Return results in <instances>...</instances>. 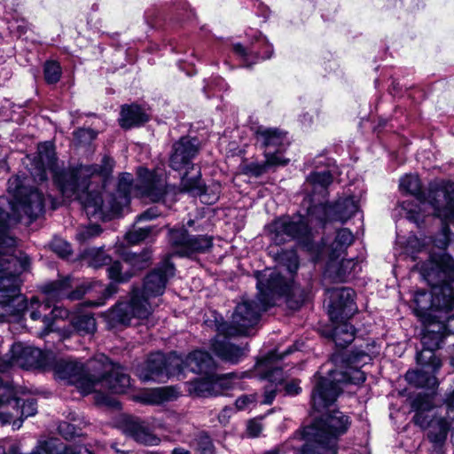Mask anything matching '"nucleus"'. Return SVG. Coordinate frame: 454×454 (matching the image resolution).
<instances>
[{
	"mask_svg": "<svg viewBox=\"0 0 454 454\" xmlns=\"http://www.w3.org/2000/svg\"><path fill=\"white\" fill-rule=\"evenodd\" d=\"M8 191L13 193V200L0 197V319L9 315H19L25 309L30 311V318L42 319L51 308L33 297L29 304L20 294V274L27 270L28 259L14 255L16 239L10 232L11 223L18 222L21 212L31 220L36 219L44 211V197L37 188L27 189L18 176L8 181Z\"/></svg>",
	"mask_w": 454,
	"mask_h": 454,
	"instance_id": "1",
	"label": "nucleus"
},
{
	"mask_svg": "<svg viewBox=\"0 0 454 454\" xmlns=\"http://www.w3.org/2000/svg\"><path fill=\"white\" fill-rule=\"evenodd\" d=\"M255 277L258 302L239 303L232 314L231 325H215L218 334L212 340L211 349L224 362L236 364L245 356L244 348L231 343L228 337L246 334L259 322L261 312L274 305L277 297L286 294V302L293 309H298L308 297L306 291L289 284L276 269L257 271Z\"/></svg>",
	"mask_w": 454,
	"mask_h": 454,
	"instance_id": "2",
	"label": "nucleus"
},
{
	"mask_svg": "<svg viewBox=\"0 0 454 454\" xmlns=\"http://www.w3.org/2000/svg\"><path fill=\"white\" fill-rule=\"evenodd\" d=\"M107 157L113 163L111 171L104 176L102 182L98 183L93 178L87 177L86 184L89 188L81 187L75 198L82 203L89 216L106 217L119 214L129 203L133 192L153 202L163 203H166L167 197L173 192L174 187L167 185L160 176L145 168H139L135 188L132 175L122 173L119 177L116 192L103 198L102 190L114 166V160Z\"/></svg>",
	"mask_w": 454,
	"mask_h": 454,
	"instance_id": "3",
	"label": "nucleus"
},
{
	"mask_svg": "<svg viewBox=\"0 0 454 454\" xmlns=\"http://www.w3.org/2000/svg\"><path fill=\"white\" fill-rule=\"evenodd\" d=\"M31 167L29 171L35 182L43 183L47 180V170L53 174L54 182L58 184L61 193L67 199H75L81 187L89 188L86 184L87 177L95 182H102L104 176L112 168V160L104 156L101 164L85 165L70 172H59L54 145L51 142H43L38 145L37 153L32 159L28 157Z\"/></svg>",
	"mask_w": 454,
	"mask_h": 454,
	"instance_id": "4",
	"label": "nucleus"
},
{
	"mask_svg": "<svg viewBox=\"0 0 454 454\" xmlns=\"http://www.w3.org/2000/svg\"><path fill=\"white\" fill-rule=\"evenodd\" d=\"M174 273V265L168 259L164 260L145 277L142 291L134 288L129 302H120L109 311V321L114 325H129L134 318H147L152 313L149 297L163 294L168 279Z\"/></svg>",
	"mask_w": 454,
	"mask_h": 454,
	"instance_id": "5",
	"label": "nucleus"
},
{
	"mask_svg": "<svg viewBox=\"0 0 454 454\" xmlns=\"http://www.w3.org/2000/svg\"><path fill=\"white\" fill-rule=\"evenodd\" d=\"M332 405L322 410H317L322 415L315 419L311 425L303 427L301 438L306 443L301 449L308 447L319 453H337L339 437L347 432L350 420L348 416L339 410H330Z\"/></svg>",
	"mask_w": 454,
	"mask_h": 454,
	"instance_id": "6",
	"label": "nucleus"
},
{
	"mask_svg": "<svg viewBox=\"0 0 454 454\" xmlns=\"http://www.w3.org/2000/svg\"><path fill=\"white\" fill-rule=\"evenodd\" d=\"M333 182V176L329 170L314 171L306 179L307 185H310L311 202H318L313 205L308 210L309 215H316L321 223L339 221L345 223L358 211V201L353 197L348 196L340 198L334 204H324L319 199H316L318 194L325 198L327 193V187Z\"/></svg>",
	"mask_w": 454,
	"mask_h": 454,
	"instance_id": "7",
	"label": "nucleus"
},
{
	"mask_svg": "<svg viewBox=\"0 0 454 454\" xmlns=\"http://www.w3.org/2000/svg\"><path fill=\"white\" fill-rule=\"evenodd\" d=\"M199 150L198 139L188 137H181L172 146L169 166L176 171L186 170L181 178L182 192H189L192 196H199L203 202L212 204L217 200V195L207 198V188L201 180L200 168H195L192 163Z\"/></svg>",
	"mask_w": 454,
	"mask_h": 454,
	"instance_id": "8",
	"label": "nucleus"
},
{
	"mask_svg": "<svg viewBox=\"0 0 454 454\" xmlns=\"http://www.w3.org/2000/svg\"><path fill=\"white\" fill-rule=\"evenodd\" d=\"M442 269L436 266L423 273L430 285L431 291H418L414 294L415 313L424 320L437 317L433 312H450L454 309V287L442 275Z\"/></svg>",
	"mask_w": 454,
	"mask_h": 454,
	"instance_id": "9",
	"label": "nucleus"
},
{
	"mask_svg": "<svg viewBox=\"0 0 454 454\" xmlns=\"http://www.w3.org/2000/svg\"><path fill=\"white\" fill-rule=\"evenodd\" d=\"M366 380L365 374L358 367L348 366L344 371L331 369L328 376H321L317 372L314 376V387L311 393V403L317 410H322L333 404L341 392L340 384L359 385Z\"/></svg>",
	"mask_w": 454,
	"mask_h": 454,
	"instance_id": "10",
	"label": "nucleus"
},
{
	"mask_svg": "<svg viewBox=\"0 0 454 454\" xmlns=\"http://www.w3.org/2000/svg\"><path fill=\"white\" fill-rule=\"evenodd\" d=\"M426 202L434 209V215L442 221L440 237L434 241L435 246L442 249L448 247L454 249V233L448 225L454 222V182L431 184Z\"/></svg>",
	"mask_w": 454,
	"mask_h": 454,
	"instance_id": "11",
	"label": "nucleus"
},
{
	"mask_svg": "<svg viewBox=\"0 0 454 454\" xmlns=\"http://www.w3.org/2000/svg\"><path fill=\"white\" fill-rule=\"evenodd\" d=\"M97 368L93 373V382H98L93 391L100 393L106 390L114 394H122L130 386V378L119 364H113L103 354L98 355L95 361Z\"/></svg>",
	"mask_w": 454,
	"mask_h": 454,
	"instance_id": "12",
	"label": "nucleus"
},
{
	"mask_svg": "<svg viewBox=\"0 0 454 454\" xmlns=\"http://www.w3.org/2000/svg\"><path fill=\"white\" fill-rule=\"evenodd\" d=\"M95 358L89 361L84 366L82 364L70 359H57L52 364L55 376L67 380L74 385L83 395L92 393L93 387L99 384L93 382V373L97 368L96 364H91Z\"/></svg>",
	"mask_w": 454,
	"mask_h": 454,
	"instance_id": "13",
	"label": "nucleus"
},
{
	"mask_svg": "<svg viewBox=\"0 0 454 454\" xmlns=\"http://www.w3.org/2000/svg\"><path fill=\"white\" fill-rule=\"evenodd\" d=\"M270 239L280 246L291 240L305 242L309 240V228L301 215H283L276 218L266 226Z\"/></svg>",
	"mask_w": 454,
	"mask_h": 454,
	"instance_id": "14",
	"label": "nucleus"
},
{
	"mask_svg": "<svg viewBox=\"0 0 454 454\" xmlns=\"http://www.w3.org/2000/svg\"><path fill=\"white\" fill-rule=\"evenodd\" d=\"M353 241V233L348 229L342 228L337 231L334 239L326 246L325 250L329 256L327 271L335 272V278L340 281H343L351 273L355 262L353 260H341L337 268L335 260L346 252Z\"/></svg>",
	"mask_w": 454,
	"mask_h": 454,
	"instance_id": "15",
	"label": "nucleus"
},
{
	"mask_svg": "<svg viewBox=\"0 0 454 454\" xmlns=\"http://www.w3.org/2000/svg\"><path fill=\"white\" fill-rule=\"evenodd\" d=\"M400 190L403 192L414 196L417 202L413 200H404L400 205L399 214L416 223L418 226L422 220L421 204L426 203V195L421 191V183L417 175H406L400 179Z\"/></svg>",
	"mask_w": 454,
	"mask_h": 454,
	"instance_id": "16",
	"label": "nucleus"
},
{
	"mask_svg": "<svg viewBox=\"0 0 454 454\" xmlns=\"http://www.w3.org/2000/svg\"><path fill=\"white\" fill-rule=\"evenodd\" d=\"M168 240L181 256H189L194 253H206L212 247V238L207 235H191L185 229H172Z\"/></svg>",
	"mask_w": 454,
	"mask_h": 454,
	"instance_id": "17",
	"label": "nucleus"
},
{
	"mask_svg": "<svg viewBox=\"0 0 454 454\" xmlns=\"http://www.w3.org/2000/svg\"><path fill=\"white\" fill-rule=\"evenodd\" d=\"M256 143L263 149L264 157L279 159L282 165L289 162L284 158L283 152L286 149V134L278 129L258 127L255 130Z\"/></svg>",
	"mask_w": 454,
	"mask_h": 454,
	"instance_id": "18",
	"label": "nucleus"
},
{
	"mask_svg": "<svg viewBox=\"0 0 454 454\" xmlns=\"http://www.w3.org/2000/svg\"><path fill=\"white\" fill-rule=\"evenodd\" d=\"M328 314L331 320H342L351 317L357 307L354 301L355 292L348 287L335 288L328 291Z\"/></svg>",
	"mask_w": 454,
	"mask_h": 454,
	"instance_id": "19",
	"label": "nucleus"
},
{
	"mask_svg": "<svg viewBox=\"0 0 454 454\" xmlns=\"http://www.w3.org/2000/svg\"><path fill=\"white\" fill-rule=\"evenodd\" d=\"M254 37L255 41L248 47H244L241 43L233 44L234 53L247 67L260 60L270 59L273 53V47L265 36L255 32Z\"/></svg>",
	"mask_w": 454,
	"mask_h": 454,
	"instance_id": "20",
	"label": "nucleus"
},
{
	"mask_svg": "<svg viewBox=\"0 0 454 454\" xmlns=\"http://www.w3.org/2000/svg\"><path fill=\"white\" fill-rule=\"evenodd\" d=\"M70 278L59 279L49 283L43 286V293L48 295V302L45 307L51 308V303L67 298L71 301L80 300L87 293V288L83 286H76L74 291Z\"/></svg>",
	"mask_w": 454,
	"mask_h": 454,
	"instance_id": "21",
	"label": "nucleus"
},
{
	"mask_svg": "<svg viewBox=\"0 0 454 454\" xmlns=\"http://www.w3.org/2000/svg\"><path fill=\"white\" fill-rule=\"evenodd\" d=\"M12 356L10 359H4L8 363L7 369L12 364L29 369L41 364L42 351L39 348L24 346L22 343H14L11 348Z\"/></svg>",
	"mask_w": 454,
	"mask_h": 454,
	"instance_id": "22",
	"label": "nucleus"
},
{
	"mask_svg": "<svg viewBox=\"0 0 454 454\" xmlns=\"http://www.w3.org/2000/svg\"><path fill=\"white\" fill-rule=\"evenodd\" d=\"M165 355L161 352L151 354L145 363L137 369L142 381H164L167 379Z\"/></svg>",
	"mask_w": 454,
	"mask_h": 454,
	"instance_id": "23",
	"label": "nucleus"
},
{
	"mask_svg": "<svg viewBox=\"0 0 454 454\" xmlns=\"http://www.w3.org/2000/svg\"><path fill=\"white\" fill-rule=\"evenodd\" d=\"M123 431L128 436L145 445L154 446L160 442L149 423L139 419L127 420Z\"/></svg>",
	"mask_w": 454,
	"mask_h": 454,
	"instance_id": "24",
	"label": "nucleus"
},
{
	"mask_svg": "<svg viewBox=\"0 0 454 454\" xmlns=\"http://www.w3.org/2000/svg\"><path fill=\"white\" fill-rule=\"evenodd\" d=\"M187 370L200 374H208L215 371L216 364L206 351L195 350L185 357Z\"/></svg>",
	"mask_w": 454,
	"mask_h": 454,
	"instance_id": "25",
	"label": "nucleus"
},
{
	"mask_svg": "<svg viewBox=\"0 0 454 454\" xmlns=\"http://www.w3.org/2000/svg\"><path fill=\"white\" fill-rule=\"evenodd\" d=\"M148 120V114L141 106L137 105H125L121 107L119 122L122 128L129 129L131 127L142 125Z\"/></svg>",
	"mask_w": 454,
	"mask_h": 454,
	"instance_id": "26",
	"label": "nucleus"
},
{
	"mask_svg": "<svg viewBox=\"0 0 454 454\" xmlns=\"http://www.w3.org/2000/svg\"><path fill=\"white\" fill-rule=\"evenodd\" d=\"M178 392L175 387H164L149 389L144 392L139 399L146 404L159 405L176 400Z\"/></svg>",
	"mask_w": 454,
	"mask_h": 454,
	"instance_id": "27",
	"label": "nucleus"
},
{
	"mask_svg": "<svg viewBox=\"0 0 454 454\" xmlns=\"http://www.w3.org/2000/svg\"><path fill=\"white\" fill-rule=\"evenodd\" d=\"M445 325L440 322L427 325L421 336L423 348L438 349L445 337Z\"/></svg>",
	"mask_w": 454,
	"mask_h": 454,
	"instance_id": "28",
	"label": "nucleus"
},
{
	"mask_svg": "<svg viewBox=\"0 0 454 454\" xmlns=\"http://www.w3.org/2000/svg\"><path fill=\"white\" fill-rule=\"evenodd\" d=\"M432 408V403L427 396L418 395L411 402V409L416 411L413 417L415 425L421 428L429 427L434 421L426 411Z\"/></svg>",
	"mask_w": 454,
	"mask_h": 454,
	"instance_id": "29",
	"label": "nucleus"
},
{
	"mask_svg": "<svg viewBox=\"0 0 454 454\" xmlns=\"http://www.w3.org/2000/svg\"><path fill=\"white\" fill-rule=\"evenodd\" d=\"M214 372L205 374L189 383V392L199 397L216 395Z\"/></svg>",
	"mask_w": 454,
	"mask_h": 454,
	"instance_id": "30",
	"label": "nucleus"
},
{
	"mask_svg": "<svg viewBox=\"0 0 454 454\" xmlns=\"http://www.w3.org/2000/svg\"><path fill=\"white\" fill-rule=\"evenodd\" d=\"M269 380V384L265 386L264 399L262 403L270 404L275 399L276 393L281 390L283 383V370L281 368H273L264 375Z\"/></svg>",
	"mask_w": 454,
	"mask_h": 454,
	"instance_id": "31",
	"label": "nucleus"
},
{
	"mask_svg": "<svg viewBox=\"0 0 454 454\" xmlns=\"http://www.w3.org/2000/svg\"><path fill=\"white\" fill-rule=\"evenodd\" d=\"M347 320H332L336 324L333 330V339L337 346L342 348L351 343L355 338V328Z\"/></svg>",
	"mask_w": 454,
	"mask_h": 454,
	"instance_id": "32",
	"label": "nucleus"
},
{
	"mask_svg": "<svg viewBox=\"0 0 454 454\" xmlns=\"http://www.w3.org/2000/svg\"><path fill=\"white\" fill-rule=\"evenodd\" d=\"M247 375V372H242L240 374L236 372L216 374L214 372L216 395L223 394L224 390L239 387V380Z\"/></svg>",
	"mask_w": 454,
	"mask_h": 454,
	"instance_id": "33",
	"label": "nucleus"
},
{
	"mask_svg": "<svg viewBox=\"0 0 454 454\" xmlns=\"http://www.w3.org/2000/svg\"><path fill=\"white\" fill-rule=\"evenodd\" d=\"M450 423L444 418L434 419L429 426L428 439L435 444L442 443L448 435Z\"/></svg>",
	"mask_w": 454,
	"mask_h": 454,
	"instance_id": "34",
	"label": "nucleus"
},
{
	"mask_svg": "<svg viewBox=\"0 0 454 454\" xmlns=\"http://www.w3.org/2000/svg\"><path fill=\"white\" fill-rule=\"evenodd\" d=\"M151 258V252L149 250H144L140 254L129 253L124 258V263L134 275L137 271L147 268L150 265Z\"/></svg>",
	"mask_w": 454,
	"mask_h": 454,
	"instance_id": "35",
	"label": "nucleus"
},
{
	"mask_svg": "<svg viewBox=\"0 0 454 454\" xmlns=\"http://www.w3.org/2000/svg\"><path fill=\"white\" fill-rule=\"evenodd\" d=\"M74 329L79 334H91L96 331V320L91 314L75 315L71 320Z\"/></svg>",
	"mask_w": 454,
	"mask_h": 454,
	"instance_id": "36",
	"label": "nucleus"
},
{
	"mask_svg": "<svg viewBox=\"0 0 454 454\" xmlns=\"http://www.w3.org/2000/svg\"><path fill=\"white\" fill-rule=\"evenodd\" d=\"M165 368L167 372V379L170 377L179 376L187 367L185 366V358L176 352H171L167 356H165Z\"/></svg>",
	"mask_w": 454,
	"mask_h": 454,
	"instance_id": "37",
	"label": "nucleus"
},
{
	"mask_svg": "<svg viewBox=\"0 0 454 454\" xmlns=\"http://www.w3.org/2000/svg\"><path fill=\"white\" fill-rule=\"evenodd\" d=\"M56 302L57 301L51 303V307L53 308L51 310L50 314L43 316V329L40 333L41 337H44L50 334L51 333L54 332L53 323L55 319L66 318L68 317V310L62 307L56 306Z\"/></svg>",
	"mask_w": 454,
	"mask_h": 454,
	"instance_id": "38",
	"label": "nucleus"
},
{
	"mask_svg": "<svg viewBox=\"0 0 454 454\" xmlns=\"http://www.w3.org/2000/svg\"><path fill=\"white\" fill-rule=\"evenodd\" d=\"M435 349L425 348L417 354V363L426 368L431 370L432 372H435L442 366L441 360L434 355Z\"/></svg>",
	"mask_w": 454,
	"mask_h": 454,
	"instance_id": "39",
	"label": "nucleus"
},
{
	"mask_svg": "<svg viewBox=\"0 0 454 454\" xmlns=\"http://www.w3.org/2000/svg\"><path fill=\"white\" fill-rule=\"evenodd\" d=\"M109 264L107 268L108 277L115 282H126L133 276V272L128 270L124 262L115 261Z\"/></svg>",
	"mask_w": 454,
	"mask_h": 454,
	"instance_id": "40",
	"label": "nucleus"
},
{
	"mask_svg": "<svg viewBox=\"0 0 454 454\" xmlns=\"http://www.w3.org/2000/svg\"><path fill=\"white\" fill-rule=\"evenodd\" d=\"M278 262L291 274L295 273L299 268L298 255L294 250H283L278 254Z\"/></svg>",
	"mask_w": 454,
	"mask_h": 454,
	"instance_id": "41",
	"label": "nucleus"
},
{
	"mask_svg": "<svg viewBox=\"0 0 454 454\" xmlns=\"http://www.w3.org/2000/svg\"><path fill=\"white\" fill-rule=\"evenodd\" d=\"M279 159L265 157L262 163H251L247 166V171L254 176H260L266 173L270 168L283 166Z\"/></svg>",
	"mask_w": 454,
	"mask_h": 454,
	"instance_id": "42",
	"label": "nucleus"
},
{
	"mask_svg": "<svg viewBox=\"0 0 454 454\" xmlns=\"http://www.w3.org/2000/svg\"><path fill=\"white\" fill-rule=\"evenodd\" d=\"M101 232L102 229L98 224L81 226L76 231L75 239L81 244H84L98 237Z\"/></svg>",
	"mask_w": 454,
	"mask_h": 454,
	"instance_id": "43",
	"label": "nucleus"
},
{
	"mask_svg": "<svg viewBox=\"0 0 454 454\" xmlns=\"http://www.w3.org/2000/svg\"><path fill=\"white\" fill-rule=\"evenodd\" d=\"M43 74L45 82L48 84L57 83L62 74V69L59 63L54 60L46 61L43 67Z\"/></svg>",
	"mask_w": 454,
	"mask_h": 454,
	"instance_id": "44",
	"label": "nucleus"
},
{
	"mask_svg": "<svg viewBox=\"0 0 454 454\" xmlns=\"http://www.w3.org/2000/svg\"><path fill=\"white\" fill-rule=\"evenodd\" d=\"M86 256L90 261V266L99 268L103 265H108L112 259L105 254L101 248H90L86 251Z\"/></svg>",
	"mask_w": 454,
	"mask_h": 454,
	"instance_id": "45",
	"label": "nucleus"
},
{
	"mask_svg": "<svg viewBox=\"0 0 454 454\" xmlns=\"http://www.w3.org/2000/svg\"><path fill=\"white\" fill-rule=\"evenodd\" d=\"M51 247L54 253L62 258H66L72 254L71 245L61 238H54L51 243Z\"/></svg>",
	"mask_w": 454,
	"mask_h": 454,
	"instance_id": "46",
	"label": "nucleus"
},
{
	"mask_svg": "<svg viewBox=\"0 0 454 454\" xmlns=\"http://www.w3.org/2000/svg\"><path fill=\"white\" fill-rule=\"evenodd\" d=\"M152 231V227L146 226L143 228L134 229L126 234V239L129 244H137L145 239Z\"/></svg>",
	"mask_w": 454,
	"mask_h": 454,
	"instance_id": "47",
	"label": "nucleus"
},
{
	"mask_svg": "<svg viewBox=\"0 0 454 454\" xmlns=\"http://www.w3.org/2000/svg\"><path fill=\"white\" fill-rule=\"evenodd\" d=\"M372 360V357L364 351L356 350L353 351L348 357L349 366L362 367L367 364Z\"/></svg>",
	"mask_w": 454,
	"mask_h": 454,
	"instance_id": "48",
	"label": "nucleus"
},
{
	"mask_svg": "<svg viewBox=\"0 0 454 454\" xmlns=\"http://www.w3.org/2000/svg\"><path fill=\"white\" fill-rule=\"evenodd\" d=\"M16 404L20 405L21 399H15ZM21 417L27 418L36 414L37 412V404L36 401L34 398H27L26 400H22L21 405Z\"/></svg>",
	"mask_w": 454,
	"mask_h": 454,
	"instance_id": "49",
	"label": "nucleus"
},
{
	"mask_svg": "<svg viewBox=\"0 0 454 454\" xmlns=\"http://www.w3.org/2000/svg\"><path fill=\"white\" fill-rule=\"evenodd\" d=\"M98 133L92 129L82 128L74 132V138L81 144H89L97 137Z\"/></svg>",
	"mask_w": 454,
	"mask_h": 454,
	"instance_id": "50",
	"label": "nucleus"
},
{
	"mask_svg": "<svg viewBox=\"0 0 454 454\" xmlns=\"http://www.w3.org/2000/svg\"><path fill=\"white\" fill-rule=\"evenodd\" d=\"M197 450L200 454H214V445L210 437L207 434H200L197 438Z\"/></svg>",
	"mask_w": 454,
	"mask_h": 454,
	"instance_id": "51",
	"label": "nucleus"
},
{
	"mask_svg": "<svg viewBox=\"0 0 454 454\" xmlns=\"http://www.w3.org/2000/svg\"><path fill=\"white\" fill-rule=\"evenodd\" d=\"M255 395H243L236 400L235 406L238 410H245L249 407L250 404L255 403Z\"/></svg>",
	"mask_w": 454,
	"mask_h": 454,
	"instance_id": "52",
	"label": "nucleus"
},
{
	"mask_svg": "<svg viewBox=\"0 0 454 454\" xmlns=\"http://www.w3.org/2000/svg\"><path fill=\"white\" fill-rule=\"evenodd\" d=\"M299 384H300V382L298 380H291L289 382H286L285 378L283 377V383H282L281 387L284 388L286 395H296L301 390Z\"/></svg>",
	"mask_w": 454,
	"mask_h": 454,
	"instance_id": "53",
	"label": "nucleus"
},
{
	"mask_svg": "<svg viewBox=\"0 0 454 454\" xmlns=\"http://www.w3.org/2000/svg\"><path fill=\"white\" fill-rule=\"evenodd\" d=\"M160 212L156 207H153L137 215V219L138 222L149 221L156 218L160 215Z\"/></svg>",
	"mask_w": 454,
	"mask_h": 454,
	"instance_id": "54",
	"label": "nucleus"
},
{
	"mask_svg": "<svg viewBox=\"0 0 454 454\" xmlns=\"http://www.w3.org/2000/svg\"><path fill=\"white\" fill-rule=\"evenodd\" d=\"M261 431H262V426L260 423L254 421V420H251L248 422L247 432H248L249 435H251L253 437L258 436L259 434L261 433Z\"/></svg>",
	"mask_w": 454,
	"mask_h": 454,
	"instance_id": "55",
	"label": "nucleus"
},
{
	"mask_svg": "<svg viewBox=\"0 0 454 454\" xmlns=\"http://www.w3.org/2000/svg\"><path fill=\"white\" fill-rule=\"evenodd\" d=\"M441 269L439 273L447 278L450 284L454 283V263Z\"/></svg>",
	"mask_w": 454,
	"mask_h": 454,
	"instance_id": "56",
	"label": "nucleus"
},
{
	"mask_svg": "<svg viewBox=\"0 0 454 454\" xmlns=\"http://www.w3.org/2000/svg\"><path fill=\"white\" fill-rule=\"evenodd\" d=\"M0 454H20V447L18 444H12L6 450L4 446L0 445Z\"/></svg>",
	"mask_w": 454,
	"mask_h": 454,
	"instance_id": "57",
	"label": "nucleus"
},
{
	"mask_svg": "<svg viewBox=\"0 0 454 454\" xmlns=\"http://www.w3.org/2000/svg\"><path fill=\"white\" fill-rule=\"evenodd\" d=\"M57 454H77V452L74 447L66 446L61 450L57 449Z\"/></svg>",
	"mask_w": 454,
	"mask_h": 454,
	"instance_id": "58",
	"label": "nucleus"
},
{
	"mask_svg": "<svg viewBox=\"0 0 454 454\" xmlns=\"http://www.w3.org/2000/svg\"><path fill=\"white\" fill-rule=\"evenodd\" d=\"M12 419V416L7 413H0V425H5L7 423H10Z\"/></svg>",
	"mask_w": 454,
	"mask_h": 454,
	"instance_id": "59",
	"label": "nucleus"
},
{
	"mask_svg": "<svg viewBox=\"0 0 454 454\" xmlns=\"http://www.w3.org/2000/svg\"><path fill=\"white\" fill-rule=\"evenodd\" d=\"M172 454H190V451L182 448H176L173 450Z\"/></svg>",
	"mask_w": 454,
	"mask_h": 454,
	"instance_id": "60",
	"label": "nucleus"
},
{
	"mask_svg": "<svg viewBox=\"0 0 454 454\" xmlns=\"http://www.w3.org/2000/svg\"><path fill=\"white\" fill-rule=\"evenodd\" d=\"M106 292H107L108 295H111L112 294L115 293V292H116V286H115V285L111 284V285L107 287Z\"/></svg>",
	"mask_w": 454,
	"mask_h": 454,
	"instance_id": "61",
	"label": "nucleus"
},
{
	"mask_svg": "<svg viewBox=\"0 0 454 454\" xmlns=\"http://www.w3.org/2000/svg\"><path fill=\"white\" fill-rule=\"evenodd\" d=\"M416 375H417L416 372H408L406 373V380L409 381H411Z\"/></svg>",
	"mask_w": 454,
	"mask_h": 454,
	"instance_id": "62",
	"label": "nucleus"
},
{
	"mask_svg": "<svg viewBox=\"0 0 454 454\" xmlns=\"http://www.w3.org/2000/svg\"><path fill=\"white\" fill-rule=\"evenodd\" d=\"M71 426L68 423H63L59 426V431L63 432L65 429H69Z\"/></svg>",
	"mask_w": 454,
	"mask_h": 454,
	"instance_id": "63",
	"label": "nucleus"
},
{
	"mask_svg": "<svg viewBox=\"0 0 454 454\" xmlns=\"http://www.w3.org/2000/svg\"><path fill=\"white\" fill-rule=\"evenodd\" d=\"M231 411V409L225 408V409L223 411L222 415H220V417H219L220 420H222V417H223V416L225 415V413H227V412H229V411Z\"/></svg>",
	"mask_w": 454,
	"mask_h": 454,
	"instance_id": "64",
	"label": "nucleus"
}]
</instances>
